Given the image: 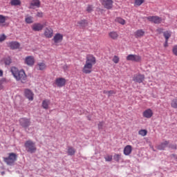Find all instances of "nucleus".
<instances>
[{"label":"nucleus","instance_id":"c85d7f7f","mask_svg":"<svg viewBox=\"0 0 177 177\" xmlns=\"http://www.w3.org/2000/svg\"><path fill=\"white\" fill-rule=\"evenodd\" d=\"M86 24H88V22H86V20L85 19L80 20L77 23V26L79 27H85Z\"/></svg>","mask_w":177,"mask_h":177},{"label":"nucleus","instance_id":"cd10ccee","mask_svg":"<svg viewBox=\"0 0 177 177\" xmlns=\"http://www.w3.org/2000/svg\"><path fill=\"white\" fill-rule=\"evenodd\" d=\"M10 5L11 6H19L21 5V1L20 0H11Z\"/></svg>","mask_w":177,"mask_h":177},{"label":"nucleus","instance_id":"a211bd4d","mask_svg":"<svg viewBox=\"0 0 177 177\" xmlns=\"http://www.w3.org/2000/svg\"><path fill=\"white\" fill-rule=\"evenodd\" d=\"M8 46L10 48V49H12V50L20 48V43L17 41H11L8 43Z\"/></svg>","mask_w":177,"mask_h":177},{"label":"nucleus","instance_id":"de8ad7c7","mask_svg":"<svg viewBox=\"0 0 177 177\" xmlns=\"http://www.w3.org/2000/svg\"><path fill=\"white\" fill-rule=\"evenodd\" d=\"M164 46H165V48H167L168 46V40H165Z\"/></svg>","mask_w":177,"mask_h":177},{"label":"nucleus","instance_id":"1a4fd4ad","mask_svg":"<svg viewBox=\"0 0 177 177\" xmlns=\"http://www.w3.org/2000/svg\"><path fill=\"white\" fill-rule=\"evenodd\" d=\"M53 41L55 45H59V44L63 41V34L56 33L53 38Z\"/></svg>","mask_w":177,"mask_h":177},{"label":"nucleus","instance_id":"f03ea898","mask_svg":"<svg viewBox=\"0 0 177 177\" xmlns=\"http://www.w3.org/2000/svg\"><path fill=\"white\" fill-rule=\"evenodd\" d=\"M10 71L16 81H19L22 84H26L27 82V75L26 74V71H24V70H19L15 66H12Z\"/></svg>","mask_w":177,"mask_h":177},{"label":"nucleus","instance_id":"2f4dec72","mask_svg":"<svg viewBox=\"0 0 177 177\" xmlns=\"http://www.w3.org/2000/svg\"><path fill=\"white\" fill-rule=\"evenodd\" d=\"M115 21H116V23H119L120 24H122V26H124V24H125L124 19L121 17H117L115 19Z\"/></svg>","mask_w":177,"mask_h":177},{"label":"nucleus","instance_id":"a878e982","mask_svg":"<svg viewBox=\"0 0 177 177\" xmlns=\"http://www.w3.org/2000/svg\"><path fill=\"white\" fill-rule=\"evenodd\" d=\"M25 21L27 24H31L34 23V18L31 16H26L25 18Z\"/></svg>","mask_w":177,"mask_h":177},{"label":"nucleus","instance_id":"dca6fc26","mask_svg":"<svg viewBox=\"0 0 177 177\" xmlns=\"http://www.w3.org/2000/svg\"><path fill=\"white\" fill-rule=\"evenodd\" d=\"M153 110L151 109H147L142 113V115L145 118H151L153 117Z\"/></svg>","mask_w":177,"mask_h":177},{"label":"nucleus","instance_id":"423d86ee","mask_svg":"<svg viewBox=\"0 0 177 177\" xmlns=\"http://www.w3.org/2000/svg\"><path fill=\"white\" fill-rule=\"evenodd\" d=\"M48 26V22H44V24L41 23H35L32 25V31H42L44 30V27Z\"/></svg>","mask_w":177,"mask_h":177},{"label":"nucleus","instance_id":"ddd939ff","mask_svg":"<svg viewBox=\"0 0 177 177\" xmlns=\"http://www.w3.org/2000/svg\"><path fill=\"white\" fill-rule=\"evenodd\" d=\"M66 79L63 77H58L55 80V84L59 88H62V86H64V85H66Z\"/></svg>","mask_w":177,"mask_h":177},{"label":"nucleus","instance_id":"f8f14e48","mask_svg":"<svg viewBox=\"0 0 177 177\" xmlns=\"http://www.w3.org/2000/svg\"><path fill=\"white\" fill-rule=\"evenodd\" d=\"M133 81L134 82H138V84H142L145 81V75H135L133 77Z\"/></svg>","mask_w":177,"mask_h":177},{"label":"nucleus","instance_id":"6e6552de","mask_svg":"<svg viewBox=\"0 0 177 177\" xmlns=\"http://www.w3.org/2000/svg\"><path fill=\"white\" fill-rule=\"evenodd\" d=\"M113 3L114 1H113V0H102V6H104L105 9H108L109 10L113 9Z\"/></svg>","mask_w":177,"mask_h":177},{"label":"nucleus","instance_id":"f257e3e1","mask_svg":"<svg viewBox=\"0 0 177 177\" xmlns=\"http://www.w3.org/2000/svg\"><path fill=\"white\" fill-rule=\"evenodd\" d=\"M96 64V57L93 55H88L86 57V63L82 70L84 74H91L93 66Z\"/></svg>","mask_w":177,"mask_h":177},{"label":"nucleus","instance_id":"4c0bfd02","mask_svg":"<svg viewBox=\"0 0 177 177\" xmlns=\"http://www.w3.org/2000/svg\"><path fill=\"white\" fill-rule=\"evenodd\" d=\"M112 60L113 63H115V64H118V63L120 62V57H118V56L117 55H115Z\"/></svg>","mask_w":177,"mask_h":177},{"label":"nucleus","instance_id":"5701e85b","mask_svg":"<svg viewBox=\"0 0 177 177\" xmlns=\"http://www.w3.org/2000/svg\"><path fill=\"white\" fill-rule=\"evenodd\" d=\"M49 104H50V100H44L42 102L41 106L43 109L45 110H48L49 109Z\"/></svg>","mask_w":177,"mask_h":177},{"label":"nucleus","instance_id":"e433bc0d","mask_svg":"<svg viewBox=\"0 0 177 177\" xmlns=\"http://www.w3.org/2000/svg\"><path fill=\"white\" fill-rule=\"evenodd\" d=\"M5 82H6V79L3 78L0 80V91H2V89H3V84H5Z\"/></svg>","mask_w":177,"mask_h":177},{"label":"nucleus","instance_id":"0eeeda50","mask_svg":"<svg viewBox=\"0 0 177 177\" xmlns=\"http://www.w3.org/2000/svg\"><path fill=\"white\" fill-rule=\"evenodd\" d=\"M147 19L149 20V21L154 23L155 24H160V23L162 21V18L158 16H149L147 17Z\"/></svg>","mask_w":177,"mask_h":177},{"label":"nucleus","instance_id":"f704fd0d","mask_svg":"<svg viewBox=\"0 0 177 177\" xmlns=\"http://www.w3.org/2000/svg\"><path fill=\"white\" fill-rule=\"evenodd\" d=\"M145 2V0H135L134 6H140L142 3Z\"/></svg>","mask_w":177,"mask_h":177},{"label":"nucleus","instance_id":"37998d69","mask_svg":"<svg viewBox=\"0 0 177 177\" xmlns=\"http://www.w3.org/2000/svg\"><path fill=\"white\" fill-rule=\"evenodd\" d=\"M112 95H115V91L111 90L108 91V97H110Z\"/></svg>","mask_w":177,"mask_h":177},{"label":"nucleus","instance_id":"412c9836","mask_svg":"<svg viewBox=\"0 0 177 177\" xmlns=\"http://www.w3.org/2000/svg\"><path fill=\"white\" fill-rule=\"evenodd\" d=\"M109 38H111V39H118V32H115V31H111L109 33Z\"/></svg>","mask_w":177,"mask_h":177},{"label":"nucleus","instance_id":"39448f33","mask_svg":"<svg viewBox=\"0 0 177 177\" xmlns=\"http://www.w3.org/2000/svg\"><path fill=\"white\" fill-rule=\"evenodd\" d=\"M127 62H134L135 63H140L142 62V56L136 54H129L127 56Z\"/></svg>","mask_w":177,"mask_h":177},{"label":"nucleus","instance_id":"20e7f679","mask_svg":"<svg viewBox=\"0 0 177 177\" xmlns=\"http://www.w3.org/2000/svg\"><path fill=\"white\" fill-rule=\"evenodd\" d=\"M25 147L28 153H35L37 151V147H35V142L32 140H28L25 142Z\"/></svg>","mask_w":177,"mask_h":177},{"label":"nucleus","instance_id":"3c124183","mask_svg":"<svg viewBox=\"0 0 177 177\" xmlns=\"http://www.w3.org/2000/svg\"><path fill=\"white\" fill-rule=\"evenodd\" d=\"M1 174H2V175H3V174H5V172H2Z\"/></svg>","mask_w":177,"mask_h":177},{"label":"nucleus","instance_id":"2eb2a0df","mask_svg":"<svg viewBox=\"0 0 177 177\" xmlns=\"http://www.w3.org/2000/svg\"><path fill=\"white\" fill-rule=\"evenodd\" d=\"M44 34L46 38H52L53 37V30L51 28H46Z\"/></svg>","mask_w":177,"mask_h":177},{"label":"nucleus","instance_id":"7ed1b4c3","mask_svg":"<svg viewBox=\"0 0 177 177\" xmlns=\"http://www.w3.org/2000/svg\"><path fill=\"white\" fill-rule=\"evenodd\" d=\"M3 160L7 165H13L17 161V155L15 153H10L8 157L3 158Z\"/></svg>","mask_w":177,"mask_h":177},{"label":"nucleus","instance_id":"b1692460","mask_svg":"<svg viewBox=\"0 0 177 177\" xmlns=\"http://www.w3.org/2000/svg\"><path fill=\"white\" fill-rule=\"evenodd\" d=\"M37 66V70H39L40 71H44V70H46V64L44 62H39Z\"/></svg>","mask_w":177,"mask_h":177},{"label":"nucleus","instance_id":"9d476101","mask_svg":"<svg viewBox=\"0 0 177 177\" xmlns=\"http://www.w3.org/2000/svg\"><path fill=\"white\" fill-rule=\"evenodd\" d=\"M24 63L26 66H29V67H32L34 64H35V59L32 56L26 57L24 59Z\"/></svg>","mask_w":177,"mask_h":177},{"label":"nucleus","instance_id":"a19ab883","mask_svg":"<svg viewBox=\"0 0 177 177\" xmlns=\"http://www.w3.org/2000/svg\"><path fill=\"white\" fill-rule=\"evenodd\" d=\"M6 39V36L5 35H0V42H3Z\"/></svg>","mask_w":177,"mask_h":177},{"label":"nucleus","instance_id":"f3484780","mask_svg":"<svg viewBox=\"0 0 177 177\" xmlns=\"http://www.w3.org/2000/svg\"><path fill=\"white\" fill-rule=\"evenodd\" d=\"M41 6V1L39 0H32L30 3V9H34V8H39Z\"/></svg>","mask_w":177,"mask_h":177},{"label":"nucleus","instance_id":"79ce46f5","mask_svg":"<svg viewBox=\"0 0 177 177\" xmlns=\"http://www.w3.org/2000/svg\"><path fill=\"white\" fill-rule=\"evenodd\" d=\"M87 12H88V13H91V12H92V10H93V7L92 6H88L87 8H86Z\"/></svg>","mask_w":177,"mask_h":177},{"label":"nucleus","instance_id":"c03bdc74","mask_svg":"<svg viewBox=\"0 0 177 177\" xmlns=\"http://www.w3.org/2000/svg\"><path fill=\"white\" fill-rule=\"evenodd\" d=\"M163 31H164V29H163V28H158L156 30V32H158V34L162 33Z\"/></svg>","mask_w":177,"mask_h":177},{"label":"nucleus","instance_id":"393cba45","mask_svg":"<svg viewBox=\"0 0 177 177\" xmlns=\"http://www.w3.org/2000/svg\"><path fill=\"white\" fill-rule=\"evenodd\" d=\"M169 142H168V141H165L163 142H162L160 145H159L157 147L158 150H165V147H167V146H168V144Z\"/></svg>","mask_w":177,"mask_h":177},{"label":"nucleus","instance_id":"bb28decb","mask_svg":"<svg viewBox=\"0 0 177 177\" xmlns=\"http://www.w3.org/2000/svg\"><path fill=\"white\" fill-rule=\"evenodd\" d=\"M171 35H172V33L171 32V31L167 30L163 32V37L167 41H169V38H171Z\"/></svg>","mask_w":177,"mask_h":177},{"label":"nucleus","instance_id":"c756f323","mask_svg":"<svg viewBox=\"0 0 177 177\" xmlns=\"http://www.w3.org/2000/svg\"><path fill=\"white\" fill-rule=\"evenodd\" d=\"M6 23V17L0 15V26H3Z\"/></svg>","mask_w":177,"mask_h":177},{"label":"nucleus","instance_id":"c9c22d12","mask_svg":"<svg viewBox=\"0 0 177 177\" xmlns=\"http://www.w3.org/2000/svg\"><path fill=\"white\" fill-rule=\"evenodd\" d=\"M139 135H141V136H146L147 135V130L146 129H141L138 131Z\"/></svg>","mask_w":177,"mask_h":177},{"label":"nucleus","instance_id":"ea45409f","mask_svg":"<svg viewBox=\"0 0 177 177\" xmlns=\"http://www.w3.org/2000/svg\"><path fill=\"white\" fill-rule=\"evenodd\" d=\"M172 52L175 56H177V45L173 47Z\"/></svg>","mask_w":177,"mask_h":177},{"label":"nucleus","instance_id":"aec40b11","mask_svg":"<svg viewBox=\"0 0 177 177\" xmlns=\"http://www.w3.org/2000/svg\"><path fill=\"white\" fill-rule=\"evenodd\" d=\"M124 156H129L131 153H132V146L127 145L124 149Z\"/></svg>","mask_w":177,"mask_h":177},{"label":"nucleus","instance_id":"9b49d317","mask_svg":"<svg viewBox=\"0 0 177 177\" xmlns=\"http://www.w3.org/2000/svg\"><path fill=\"white\" fill-rule=\"evenodd\" d=\"M19 124L21 126H22L23 128H28L30 125H31V122L30 121V119L22 118L19 120Z\"/></svg>","mask_w":177,"mask_h":177},{"label":"nucleus","instance_id":"7c9ffc66","mask_svg":"<svg viewBox=\"0 0 177 177\" xmlns=\"http://www.w3.org/2000/svg\"><path fill=\"white\" fill-rule=\"evenodd\" d=\"M3 62L6 66H9L12 63V58L10 57H5Z\"/></svg>","mask_w":177,"mask_h":177},{"label":"nucleus","instance_id":"49530a36","mask_svg":"<svg viewBox=\"0 0 177 177\" xmlns=\"http://www.w3.org/2000/svg\"><path fill=\"white\" fill-rule=\"evenodd\" d=\"M37 17H44V13L42 12H38L37 13Z\"/></svg>","mask_w":177,"mask_h":177},{"label":"nucleus","instance_id":"58836bf2","mask_svg":"<svg viewBox=\"0 0 177 177\" xmlns=\"http://www.w3.org/2000/svg\"><path fill=\"white\" fill-rule=\"evenodd\" d=\"M105 161L106 162H110L113 160V156L111 155H107L105 158Z\"/></svg>","mask_w":177,"mask_h":177},{"label":"nucleus","instance_id":"4be33fe9","mask_svg":"<svg viewBox=\"0 0 177 177\" xmlns=\"http://www.w3.org/2000/svg\"><path fill=\"white\" fill-rule=\"evenodd\" d=\"M76 150L74 147H67V154L68 156H75L76 153Z\"/></svg>","mask_w":177,"mask_h":177},{"label":"nucleus","instance_id":"8fccbe9b","mask_svg":"<svg viewBox=\"0 0 177 177\" xmlns=\"http://www.w3.org/2000/svg\"><path fill=\"white\" fill-rule=\"evenodd\" d=\"M103 93H104L105 95H109V91H104Z\"/></svg>","mask_w":177,"mask_h":177},{"label":"nucleus","instance_id":"72a5a7b5","mask_svg":"<svg viewBox=\"0 0 177 177\" xmlns=\"http://www.w3.org/2000/svg\"><path fill=\"white\" fill-rule=\"evenodd\" d=\"M113 160L117 162H120V160H121V154L115 153L113 156Z\"/></svg>","mask_w":177,"mask_h":177},{"label":"nucleus","instance_id":"4468645a","mask_svg":"<svg viewBox=\"0 0 177 177\" xmlns=\"http://www.w3.org/2000/svg\"><path fill=\"white\" fill-rule=\"evenodd\" d=\"M24 95L26 96V97H27V99H28V100H34V93H32V91H31V90L26 88L24 90Z\"/></svg>","mask_w":177,"mask_h":177},{"label":"nucleus","instance_id":"09e8293b","mask_svg":"<svg viewBox=\"0 0 177 177\" xmlns=\"http://www.w3.org/2000/svg\"><path fill=\"white\" fill-rule=\"evenodd\" d=\"M3 71L2 70H0V77H3Z\"/></svg>","mask_w":177,"mask_h":177},{"label":"nucleus","instance_id":"a18cd8bd","mask_svg":"<svg viewBox=\"0 0 177 177\" xmlns=\"http://www.w3.org/2000/svg\"><path fill=\"white\" fill-rule=\"evenodd\" d=\"M103 125H104L103 122H100L98 124V129H102Z\"/></svg>","mask_w":177,"mask_h":177},{"label":"nucleus","instance_id":"6ab92c4d","mask_svg":"<svg viewBox=\"0 0 177 177\" xmlns=\"http://www.w3.org/2000/svg\"><path fill=\"white\" fill-rule=\"evenodd\" d=\"M145 30L139 29L134 32V37L136 38H142V37H145Z\"/></svg>","mask_w":177,"mask_h":177},{"label":"nucleus","instance_id":"473e14b6","mask_svg":"<svg viewBox=\"0 0 177 177\" xmlns=\"http://www.w3.org/2000/svg\"><path fill=\"white\" fill-rule=\"evenodd\" d=\"M171 106L173 109H177V99H174L171 100Z\"/></svg>","mask_w":177,"mask_h":177}]
</instances>
